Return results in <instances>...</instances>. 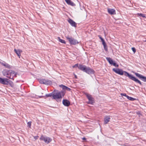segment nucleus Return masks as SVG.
<instances>
[{
	"instance_id": "nucleus-30",
	"label": "nucleus",
	"mask_w": 146,
	"mask_h": 146,
	"mask_svg": "<svg viewBox=\"0 0 146 146\" xmlns=\"http://www.w3.org/2000/svg\"><path fill=\"white\" fill-rule=\"evenodd\" d=\"M70 90H71V89L70 88H69L68 87H67L66 89V90H67L68 91H70Z\"/></svg>"
},
{
	"instance_id": "nucleus-18",
	"label": "nucleus",
	"mask_w": 146,
	"mask_h": 146,
	"mask_svg": "<svg viewBox=\"0 0 146 146\" xmlns=\"http://www.w3.org/2000/svg\"><path fill=\"white\" fill-rule=\"evenodd\" d=\"M106 59L110 64L111 65L112 64V63L113 62V61L111 58L107 57L106 58Z\"/></svg>"
},
{
	"instance_id": "nucleus-25",
	"label": "nucleus",
	"mask_w": 146,
	"mask_h": 146,
	"mask_svg": "<svg viewBox=\"0 0 146 146\" xmlns=\"http://www.w3.org/2000/svg\"><path fill=\"white\" fill-rule=\"evenodd\" d=\"M112 65H113L114 66H115V67H117L118 66V65H116V63L115 62H113V63H112Z\"/></svg>"
},
{
	"instance_id": "nucleus-24",
	"label": "nucleus",
	"mask_w": 146,
	"mask_h": 146,
	"mask_svg": "<svg viewBox=\"0 0 146 146\" xmlns=\"http://www.w3.org/2000/svg\"><path fill=\"white\" fill-rule=\"evenodd\" d=\"M31 121H29L27 123L28 125L30 128L31 127Z\"/></svg>"
},
{
	"instance_id": "nucleus-4",
	"label": "nucleus",
	"mask_w": 146,
	"mask_h": 146,
	"mask_svg": "<svg viewBox=\"0 0 146 146\" xmlns=\"http://www.w3.org/2000/svg\"><path fill=\"white\" fill-rule=\"evenodd\" d=\"M78 68L88 74H94V71L92 69L82 64L79 65Z\"/></svg>"
},
{
	"instance_id": "nucleus-10",
	"label": "nucleus",
	"mask_w": 146,
	"mask_h": 146,
	"mask_svg": "<svg viewBox=\"0 0 146 146\" xmlns=\"http://www.w3.org/2000/svg\"><path fill=\"white\" fill-rule=\"evenodd\" d=\"M8 79L7 78H2L0 77V83L4 85H8L9 83Z\"/></svg>"
},
{
	"instance_id": "nucleus-28",
	"label": "nucleus",
	"mask_w": 146,
	"mask_h": 146,
	"mask_svg": "<svg viewBox=\"0 0 146 146\" xmlns=\"http://www.w3.org/2000/svg\"><path fill=\"white\" fill-rule=\"evenodd\" d=\"M78 66H78V64H75L74 66H72V67L73 68H76V67H78Z\"/></svg>"
},
{
	"instance_id": "nucleus-2",
	"label": "nucleus",
	"mask_w": 146,
	"mask_h": 146,
	"mask_svg": "<svg viewBox=\"0 0 146 146\" xmlns=\"http://www.w3.org/2000/svg\"><path fill=\"white\" fill-rule=\"evenodd\" d=\"M56 91L54 90L52 93L46 94L45 96L47 97H51L52 96L53 99L56 100L62 98L65 93L64 91L62 90L59 92L57 91L56 92Z\"/></svg>"
},
{
	"instance_id": "nucleus-35",
	"label": "nucleus",
	"mask_w": 146,
	"mask_h": 146,
	"mask_svg": "<svg viewBox=\"0 0 146 146\" xmlns=\"http://www.w3.org/2000/svg\"><path fill=\"white\" fill-rule=\"evenodd\" d=\"M74 77H75V78L76 79L77 78L76 75L75 74H74Z\"/></svg>"
},
{
	"instance_id": "nucleus-19",
	"label": "nucleus",
	"mask_w": 146,
	"mask_h": 146,
	"mask_svg": "<svg viewBox=\"0 0 146 146\" xmlns=\"http://www.w3.org/2000/svg\"><path fill=\"white\" fill-rule=\"evenodd\" d=\"M127 99H128V100H130L134 101V100H135V99L131 97H129V96H127Z\"/></svg>"
},
{
	"instance_id": "nucleus-16",
	"label": "nucleus",
	"mask_w": 146,
	"mask_h": 146,
	"mask_svg": "<svg viewBox=\"0 0 146 146\" xmlns=\"http://www.w3.org/2000/svg\"><path fill=\"white\" fill-rule=\"evenodd\" d=\"M66 3L69 5L72 6H75V4L70 0H65Z\"/></svg>"
},
{
	"instance_id": "nucleus-33",
	"label": "nucleus",
	"mask_w": 146,
	"mask_h": 146,
	"mask_svg": "<svg viewBox=\"0 0 146 146\" xmlns=\"http://www.w3.org/2000/svg\"><path fill=\"white\" fill-rule=\"evenodd\" d=\"M39 98H42V97H44V96H38Z\"/></svg>"
},
{
	"instance_id": "nucleus-27",
	"label": "nucleus",
	"mask_w": 146,
	"mask_h": 146,
	"mask_svg": "<svg viewBox=\"0 0 146 146\" xmlns=\"http://www.w3.org/2000/svg\"><path fill=\"white\" fill-rule=\"evenodd\" d=\"M131 49H132V50L133 51L134 53L135 52H136V50H135V49L134 48V47L132 48Z\"/></svg>"
},
{
	"instance_id": "nucleus-36",
	"label": "nucleus",
	"mask_w": 146,
	"mask_h": 146,
	"mask_svg": "<svg viewBox=\"0 0 146 146\" xmlns=\"http://www.w3.org/2000/svg\"><path fill=\"white\" fill-rule=\"evenodd\" d=\"M144 41L145 42H146V40H145V41Z\"/></svg>"
},
{
	"instance_id": "nucleus-32",
	"label": "nucleus",
	"mask_w": 146,
	"mask_h": 146,
	"mask_svg": "<svg viewBox=\"0 0 146 146\" xmlns=\"http://www.w3.org/2000/svg\"><path fill=\"white\" fill-rule=\"evenodd\" d=\"M99 36V38H100V39H101V41L104 40V39L103 38H102L100 36Z\"/></svg>"
},
{
	"instance_id": "nucleus-3",
	"label": "nucleus",
	"mask_w": 146,
	"mask_h": 146,
	"mask_svg": "<svg viewBox=\"0 0 146 146\" xmlns=\"http://www.w3.org/2000/svg\"><path fill=\"white\" fill-rule=\"evenodd\" d=\"M3 75L6 77L14 80V77H16L17 74L12 70H4L2 72Z\"/></svg>"
},
{
	"instance_id": "nucleus-13",
	"label": "nucleus",
	"mask_w": 146,
	"mask_h": 146,
	"mask_svg": "<svg viewBox=\"0 0 146 146\" xmlns=\"http://www.w3.org/2000/svg\"><path fill=\"white\" fill-rule=\"evenodd\" d=\"M68 22L72 26L75 27H76V23L72 19H69L68 20Z\"/></svg>"
},
{
	"instance_id": "nucleus-22",
	"label": "nucleus",
	"mask_w": 146,
	"mask_h": 146,
	"mask_svg": "<svg viewBox=\"0 0 146 146\" xmlns=\"http://www.w3.org/2000/svg\"><path fill=\"white\" fill-rule=\"evenodd\" d=\"M104 47V48L105 50L106 51H107L108 50V47L107 46L106 44H105V45H103Z\"/></svg>"
},
{
	"instance_id": "nucleus-29",
	"label": "nucleus",
	"mask_w": 146,
	"mask_h": 146,
	"mask_svg": "<svg viewBox=\"0 0 146 146\" xmlns=\"http://www.w3.org/2000/svg\"><path fill=\"white\" fill-rule=\"evenodd\" d=\"M102 42V44H103V45H105V44H106V43L104 40L101 41Z\"/></svg>"
},
{
	"instance_id": "nucleus-12",
	"label": "nucleus",
	"mask_w": 146,
	"mask_h": 146,
	"mask_svg": "<svg viewBox=\"0 0 146 146\" xmlns=\"http://www.w3.org/2000/svg\"><path fill=\"white\" fill-rule=\"evenodd\" d=\"M108 11L109 14L111 15H115L116 14L115 10L113 9H108Z\"/></svg>"
},
{
	"instance_id": "nucleus-6",
	"label": "nucleus",
	"mask_w": 146,
	"mask_h": 146,
	"mask_svg": "<svg viewBox=\"0 0 146 146\" xmlns=\"http://www.w3.org/2000/svg\"><path fill=\"white\" fill-rule=\"evenodd\" d=\"M66 38L68 40L70 43L71 44L76 45L78 43V42L77 40L72 37L70 38L68 36H66Z\"/></svg>"
},
{
	"instance_id": "nucleus-20",
	"label": "nucleus",
	"mask_w": 146,
	"mask_h": 146,
	"mask_svg": "<svg viewBox=\"0 0 146 146\" xmlns=\"http://www.w3.org/2000/svg\"><path fill=\"white\" fill-rule=\"evenodd\" d=\"M60 86L61 87H62L63 89V90H66V88L67 87V86H64L63 85H61Z\"/></svg>"
},
{
	"instance_id": "nucleus-14",
	"label": "nucleus",
	"mask_w": 146,
	"mask_h": 146,
	"mask_svg": "<svg viewBox=\"0 0 146 146\" xmlns=\"http://www.w3.org/2000/svg\"><path fill=\"white\" fill-rule=\"evenodd\" d=\"M110 116L109 115L105 116L104 118V123L107 124L108 122L110 121Z\"/></svg>"
},
{
	"instance_id": "nucleus-15",
	"label": "nucleus",
	"mask_w": 146,
	"mask_h": 146,
	"mask_svg": "<svg viewBox=\"0 0 146 146\" xmlns=\"http://www.w3.org/2000/svg\"><path fill=\"white\" fill-rule=\"evenodd\" d=\"M15 52L16 53L18 56H19V58H20V56H21V53L22 52V51L20 49L17 50L16 49H15L14 50Z\"/></svg>"
},
{
	"instance_id": "nucleus-34",
	"label": "nucleus",
	"mask_w": 146,
	"mask_h": 146,
	"mask_svg": "<svg viewBox=\"0 0 146 146\" xmlns=\"http://www.w3.org/2000/svg\"><path fill=\"white\" fill-rule=\"evenodd\" d=\"M82 139L83 140H86V138L85 137H84L83 138H82Z\"/></svg>"
},
{
	"instance_id": "nucleus-7",
	"label": "nucleus",
	"mask_w": 146,
	"mask_h": 146,
	"mask_svg": "<svg viewBox=\"0 0 146 146\" xmlns=\"http://www.w3.org/2000/svg\"><path fill=\"white\" fill-rule=\"evenodd\" d=\"M40 140L44 141L45 143L47 144H48L51 141L52 139L48 137H44L42 135L40 137Z\"/></svg>"
},
{
	"instance_id": "nucleus-11",
	"label": "nucleus",
	"mask_w": 146,
	"mask_h": 146,
	"mask_svg": "<svg viewBox=\"0 0 146 146\" xmlns=\"http://www.w3.org/2000/svg\"><path fill=\"white\" fill-rule=\"evenodd\" d=\"M62 103L64 106L68 107L70 105V102L69 101L66 99H64L63 100Z\"/></svg>"
},
{
	"instance_id": "nucleus-21",
	"label": "nucleus",
	"mask_w": 146,
	"mask_h": 146,
	"mask_svg": "<svg viewBox=\"0 0 146 146\" xmlns=\"http://www.w3.org/2000/svg\"><path fill=\"white\" fill-rule=\"evenodd\" d=\"M58 38H59V41L60 42L62 43L65 44V42L64 40L60 39L59 37H58Z\"/></svg>"
},
{
	"instance_id": "nucleus-17",
	"label": "nucleus",
	"mask_w": 146,
	"mask_h": 146,
	"mask_svg": "<svg viewBox=\"0 0 146 146\" xmlns=\"http://www.w3.org/2000/svg\"><path fill=\"white\" fill-rule=\"evenodd\" d=\"M1 64L3 66H5L6 68H8L10 69L11 68V66L7 63H2Z\"/></svg>"
},
{
	"instance_id": "nucleus-1",
	"label": "nucleus",
	"mask_w": 146,
	"mask_h": 146,
	"mask_svg": "<svg viewBox=\"0 0 146 146\" xmlns=\"http://www.w3.org/2000/svg\"><path fill=\"white\" fill-rule=\"evenodd\" d=\"M113 70L116 73L119 75H123V74L125 76H128L130 79L137 83H139L141 85H142L141 82L135 77L133 76L132 75L130 74L126 71H123L122 69L113 68Z\"/></svg>"
},
{
	"instance_id": "nucleus-8",
	"label": "nucleus",
	"mask_w": 146,
	"mask_h": 146,
	"mask_svg": "<svg viewBox=\"0 0 146 146\" xmlns=\"http://www.w3.org/2000/svg\"><path fill=\"white\" fill-rule=\"evenodd\" d=\"M134 73L139 79H141L143 82H146V77L143 76L142 75L137 72H134Z\"/></svg>"
},
{
	"instance_id": "nucleus-9",
	"label": "nucleus",
	"mask_w": 146,
	"mask_h": 146,
	"mask_svg": "<svg viewBox=\"0 0 146 146\" xmlns=\"http://www.w3.org/2000/svg\"><path fill=\"white\" fill-rule=\"evenodd\" d=\"M86 95L89 100V103L90 104H92L94 102V100L92 97L91 95L88 94H86Z\"/></svg>"
},
{
	"instance_id": "nucleus-31",
	"label": "nucleus",
	"mask_w": 146,
	"mask_h": 146,
	"mask_svg": "<svg viewBox=\"0 0 146 146\" xmlns=\"http://www.w3.org/2000/svg\"><path fill=\"white\" fill-rule=\"evenodd\" d=\"M38 136H36L34 137V139L36 140L38 138Z\"/></svg>"
},
{
	"instance_id": "nucleus-5",
	"label": "nucleus",
	"mask_w": 146,
	"mask_h": 146,
	"mask_svg": "<svg viewBox=\"0 0 146 146\" xmlns=\"http://www.w3.org/2000/svg\"><path fill=\"white\" fill-rule=\"evenodd\" d=\"M38 81L40 84L46 85H51L52 84V82L48 79H38Z\"/></svg>"
},
{
	"instance_id": "nucleus-26",
	"label": "nucleus",
	"mask_w": 146,
	"mask_h": 146,
	"mask_svg": "<svg viewBox=\"0 0 146 146\" xmlns=\"http://www.w3.org/2000/svg\"><path fill=\"white\" fill-rule=\"evenodd\" d=\"M121 96H125L126 97V98L127 97V95H126V94H125V93H121Z\"/></svg>"
},
{
	"instance_id": "nucleus-23",
	"label": "nucleus",
	"mask_w": 146,
	"mask_h": 146,
	"mask_svg": "<svg viewBox=\"0 0 146 146\" xmlns=\"http://www.w3.org/2000/svg\"><path fill=\"white\" fill-rule=\"evenodd\" d=\"M138 14L139 16L142 17H145V15L144 14L142 13H138Z\"/></svg>"
}]
</instances>
